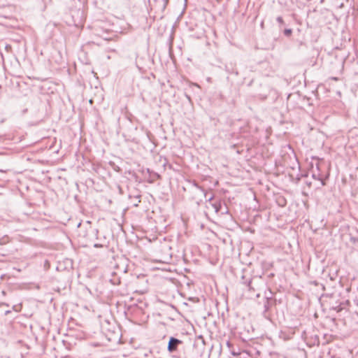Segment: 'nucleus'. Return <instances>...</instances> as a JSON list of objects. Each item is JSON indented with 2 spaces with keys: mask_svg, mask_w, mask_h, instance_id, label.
<instances>
[{
  "mask_svg": "<svg viewBox=\"0 0 358 358\" xmlns=\"http://www.w3.org/2000/svg\"><path fill=\"white\" fill-rule=\"evenodd\" d=\"M100 245H99L98 244H95L94 245V247L97 248V247H99Z\"/></svg>",
  "mask_w": 358,
  "mask_h": 358,
  "instance_id": "obj_13",
  "label": "nucleus"
},
{
  "mask_svg": "<svg viewBox=\"0 0 358 358\" xmlns=\"http://www.w3.org/2000/svg\"><path fill=\"white\" fill-rule=\"evenodd\" d=\"M311 172L313 178L320 181L322 186L325 185V178H324V175L322 173L315 171V167L313 166H312Z\"/></svg>",
  "mask_w": 358,
  "mask_h": 358,
  "instance_id": "obj_4",
  "label": "nucleus"
},
{
  "mask_svg": "<svg viewBox=\"0 0 358 358\" xmlns=\"http://www.w3.org/2000/svg\"><path fill=\"white\" fill-rule=\"evenodd\" d=\"M183 342L181 340H179L175 337H170L168 346H167V350L170 353H173L176 352L179 348L180 345H182Z\"/></svg>",
  "mask_w": 358,
  "mask_h": 358,
  "instance_id": "obj_2",
  "label": "nucleus"
},
{
  "mask_svg": "<svg viewBox=\"0 0 358 358\" xmlns=\"http://www.w3.org/2000/svg\"><path fill=\"white\" fill-rule=\"evenodd\" d=\"M317 92L318 91H315V90L311 91L312 94H314L315 96H317Z\"/></svg>",
  "mask_w": 358,
  "mask_h": 358,
  "instance_id": "obj_9",
  "label": "nucleus"
},
{
  "mask_svg": "<svg viewBox=\"0 0 358 358\" xmlns=\"http://www.w3.org/2000/svg\"><path fill=\"white\" fill-rule=\"evenodd\" d=\"M322 164H323L322 161H317L315 164V171L318 172V171H319V173H322L321 169H322Z\"/></svg>",
  "mask_w": 358,
  "mask_h": 358,
  "instance_id": "obj_5",
  "label": "nucleus"
},
{
  "mask_svg": "<svg viewBox=\"0 0 358 358\" xmlns=\"http://www.w3.org/2000/svg\"><path fill=\"white\" fill-rule=\"evenodd\" d=\"M110 281L113 285H118L120 283V279L119 278H115L113 279H110Z\"/></svg>",
  "mask_w": 358,
  "mask_h": 358,
  "instance_id": "obj_6",
  "label": "nucleus"
},
{
  "mask_svg": "<svg viewBox=\"0 0 358 358\" xmlns=\"http://www.w3.org/2000/svg\"><path fill=\"white\" fill-rule=\"evenodd\" d=\"M264 307H265L266 309H268V306H267V305H266V304H265V305H264Z\"/></svg>",
  "mask_w": 358,
  "mask_h": 358,
  "instance_id": "obj_15",
  "label": "nucleus"
},
{
  "mask_svg": "<svg viewBox=\"0 0 358 358\" xmlns=\"http://www.w3.org/2000/svg\"><path fill=\"white\" fill-rule=\"evenodd\" d=\"M227 345H228L229 347H230L231 344H230V343H229V342H227Z\"/></svg>",
  "mask_w": 358,
  "mask_h": 358,
  "instance_id": "obj_14",
  "label": "nucleus"
},
{
  "mask_svg": "<svg viewBox=\"0 0 358 358\" xmlns=\"http://www.w3.org/2000/svg\"><path fill=\"white\" fill-rule=\"evenodd\" d=\"M118 270L121 272L122 271L123 273H126L127 272V270L126 269H122V270H120V268H118Z\"/></svg>",
  "mask_w": 358,
  "mask_h": 358,
  "instance_id": "obj_11",
  "label": "nucleus"
},
{
  "mask_svg": "<svg viewBox=\"0 0 358 358\" xmlns=\"http://www.w3.org/2000/svg\"><path fill=\"white\" fill-rule=\"evenodd\" d=\"M259 296H260V294L259 293H257L256 296L257 297H259Z\"/></svg>",
  "mask_w": 358,
  "mask_h": 358,
  "instance_id": "obj_12",
  "label": "nucleus"
},
{
  "mask_svg": "<svg viewBox=\"0 0 358 358\" xmlns=\"http://www.w3.org/2000/svg\"><path fill=\"white\" fill-rule=\"evenodd\" d=\"M185 358H187V357H185Z\"/></svg>",
  "mask_w": 358,
  "mask_h": 358,
  "instance_id": "obj_17",
  "label": "nucleus"
},
{
  "mask_svg": "<svg viewBox=\"0 0 358 358\" xmlns=\"http://www.w3.org/2000/svg\"><path fill=\"white\" fill-rule=\"evenodd\" d=\"M241 283L245 285L248 290L257 292L260 289L261 286H264V280L261 277H254L252 278L245 279V276L242 277Z\"/></svg>",
  "mask_w": 358,
  "mask_h": 358,
  "instance_id": "obj_1",
  "label": "nucleus"
},
{
  "mask_svg": "<svg viewBox=\"0 0 358 358\" xmlns=\"http://www.w3.org/2000/svg\"><path fill=\"white\" fill-rule=\"evenodd\" d=\"M297 94H299L300 96V94H299V91H297Z\"/></svg>",
  "mask_w": 358,
  "mask_h": 358,
  "instance_id": "obj_16",
  "label": "nucleus"
},
{
  "mask_svg": "<svg viewBox=\"0 0 358 358\" xmlns=\"http://www.w3.org/2000/svg\"><path fill=\"white\" fill-rule=\"evenodd\" d=\"M231 354H232L233 355H240V352H236V351H234V350H233V351H231Z\"/></svg>",
  "mask_w": 358,
  "mask_h": 358,
  "instance_id": "obj_8",
  "label": "nucleus"
},
{
  "mask_svg": "<svg viewBox=\"0 0 358 358\" xmlns=\"http://www.w3.org/2000/svg\"><path fill=\"white\" fill-rule=\"evenodd\" d=\"M277 20H278L279 22H282V17H278L277 18Z\"/></svg>",
  "mask_w": 358,
  "mask_h": 358,
  "instance_id": "obj_10",
  "label": "nucleus"
},
{
  "mask_svg": "<svg viewBox=\"0 0 358 358\" xmlns=\"http://www.w3.org/2000/svg\"><path fill=\"white\" fill-rule=\"evenodd\" d=\"M213 199V196H210L208 199V202L206 203V208L209 209L211 208L214 210V211L217 213L220 210L221 203L220 202L212 203L211 201Z\"/></svg>",
  "mask_w": 358,
  "mask_h": 358,
  "instance_id": "obj_3",
  "label": "nucleus"
},
{
  "mask_svg": "<svg viewBox=\"0 0 358 358\" xmlns=\"http://www.w3.org/2000/svg\"><path fill=\"white\" fill-rule=\"evenodd\" d=\"M284 33H285V35L289 36L292 34V30L289 29H285Z\"/></svg>",
  "mask_w": 358,
  "mask_h": 358,
  "instance_id": "obj_7",
  "label": "nucleus"
}]
</instances>
